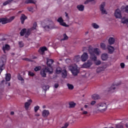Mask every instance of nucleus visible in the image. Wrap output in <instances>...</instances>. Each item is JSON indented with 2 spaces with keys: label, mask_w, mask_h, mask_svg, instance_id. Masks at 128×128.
<instances>
[{
  "label": "nucleus",
  "mask_w": 128,
  "mask_h": 128,
  "mask_svg": "<svg viewBox=\"0 0 128 128\" xmlns=\"http://www.w3.org/2000/svg\"><path fill=\"white\" fill-rule=\"evenodd\" d=\"M36 23H34L33 28H31L32 30H36Z\"/></svg>",
  "instance_id": "53"
},
{
  "label": "nucleus",
  "mask_w": 128,
  "mask_h": 128,
  "mask_svg": "<svg viewBox=\"0 0 128 128\" xmlns=\"http://www.w3.org/2000/svg\"><path fill=\"white\" fill-rule=\"evenodd\" d=\"M122 12H124V14H126V12L128 14V6H126V7L122 6L121 7V10L119 8L115 10L114 14L116 18H122Z\"/></svg>",
  "instance_id": "2"
},
{
  "label": "nucleus",
  "mask_w": 128,
  "mask_h": 128,
  "mask_svg": "<svg viewBox=\"0 0 128 128\" xmlns=\"http://www.w3.org/2000/svg\"><path fill=\"white\" fill-rule=\"evenodd\" d=\"M18 80H21L22 82H24V78H22V76H20V74H18Z\"/></svg>",
  "instance_id": "42"
},
{
  "label": "nucleus",
  "mask_w": 128,
  "mask_h": 128,
  "mask_svg": "<svg viewBox=\"0 0 128 128\" xmlns=\"http://www.w3.org/2000/svg\"><path fill=\"white\" fill-rule=\"evenodd\" d=\"M10 114H11V116H14V112H10Z\"/></svg>",
  "instance_id": "62"
},
{
  "label": "nucleus",
  "mask_w": 128,
  "mask_h": 128,
  "mask_svg": "<svg viewBox=\"0 0 128 128\" xmlns=\"http://www.w3.org/2000/svg\"><path fill=\"white\" fill-rule=\"evenodd\" d=\"M35 116H40V114H36Z\"/></svg>",
  "instance_id": "64"
},
{
  "label": "nucleus",
  "mask_w": 128,
  "mask_h": 128,
  "mask_svg": "<svg viewBox=\"0 0 128 128\" xmlns=\"http://www.w3.org/2000/svg\"><path fill=\"white\" fill-rule=\"evenodd\" d=\"M26 18H28V17H26V15H24V14H22L20 20H21V22L22 24H24V20H26Z\"/></svg>",
  "instance_id": "19"
},
{
  "label": "nucleus",
  "mask_w": 128,
  "mask_h": 128,
  "mask_svg": "<svg viewBox=\"0 0 128 128\" xmlns=\"http://www.w3.org/2000/svg\"><path fill=\"white\" fill-rule=\"evenodd\" d=\"M88 114V111H82V114Z\"/></svg>",
  "instance_id": "59"
},
{
  "label": "nucleus",
  "mask_w": 128,
  "mask_h": 128,
  "mask_svg": "<svg viewBox=\"0 0 128 128\" xmlns=\"http://www.w3.org/2000/svg\"><path fill=\"white\" fill-rule=\"evenodd\" d=\"M26 62H32V60L28 59V58H26Z\"/></svg>",
  "instance_id": "61"
},
{
  "label": "nucleus",
  "mask_w": 128,
  "mask_h": 128,
  "mask_svg": "<svg viewBox=\"0 0 128 128\" xmlns=\"http://www.w3.org/2000/svg\"><path fill=\"white\" fill-rule=\"evenodd\" d=\"M6 82H10V74H6Z\"/></svg>",
  "instance_id": "34"
},
{
  "label": "nucleus",
  "mask_w": 128,
  "mask_h": 128,
  "mask_svg": "<svg viewBox=\"0 0 128 128\" xmlns=\"http://www.w3.org/2000/svg\"><path fill=\"white\" fill-rule=\"evenodd\" d=\"M92 100H100V96L98 94H94L92 95Z\"/></svg>",
  "instance_id": "25"
},
{
  "label": "nucleus",
  "mask_w": 128,
  "mask_h": 128,
  "mask_svg": "<svg viewBox=\"0 0 128 128\" xmlns=\"http://www.w3.org/2000/svg\"><path fill=\"white\" fill-rule=\"evenodd\" d=\"M57 21L58 22H60V26H65V28H68V26H70L69 25L66 24V22H64V20H62V18H59Z\"/></svg>",
  "instance_id": "8"
},
{
  "label": "nucleus",
  "mask_w": 128,
  "mask_h": 128,
  "mask_svg": "<svg viewBox=\"0 0 128 128\" xmlns=\"http://www.w3.org/2000/svg\"><path fill=\"white\" fill-rule=\"evenodd\" d=\"M11 2H12V0H8L7 1L4 2L3 3V6H6L7 4H10Z\"/></svg>",
  "instance_id": "37"
},
{
  "label": "nucleus",
  "mask_w": 128,
  "mask_h": 128,
  "mask_svg": "<svg viewBox=\"0 0 128 128\" xmlns=\"http://www.w3.org/2000/svg\"><path fill=\"white\" fill-rule=\"evenodd\" d=\"M46 50L47 49H46V47H42L40 48V52H42V54H44V52H46Z\"/></svg>",
  "instance_id": "43"
},
{
  "label": "nucleus",
  "mask_w": 128,
  "mask_h": 128,
  "mask_svg": "<svg viewBox=\"0 0 128 128\" xmlns=\"http://www.w3.org/2000/svg\"><path fill=\"white\" fill-rule=\"evenodd\" d=\"M32 102V100H28V102H25L24 107L26 110H28V107L30 106V104Z\"/></svg>",
  "instance_id": "18"
},
{
  "label": "nucleus",
  "mask_w": 128,
  "mask_h": 128,
  "mask_svg": "<svg viewBox=\"0 0 128 128\" xmlns=\"http://www.w3.org/2000/svg\"><path fill=\"white\" fill-rule=\"evenodd\" d=\"M6 42V38H4L2 35H0V46H4Z\"/></svg>",
  "instance_id": "12"
},
{
  "label": "nucleus",
  "mask_w": 128,
  "mask_h": 128,
  "mask_svg": "<svg viewBox=\"0 0 128 128\" xmlns=\"http://www.w3.org/2000/svg\"><path fill=\"white\" fill-rule=\"evenodd\" d=\"M63 37H64V38L61 39V41L68 40V36L66 35V34H63Z\"/></svg>",
  "instance_id": "33"
},
{
  "label": "nucleus",
  "mask_w": 128,
  "mask_h": 128,
  "mask_svg": "<svg viewBox=\"0 0 128 128\" xmlns=\"http://www.w3.org/2000/svg\"><path fill=\"white\" fill-rule=\"evenodd\" d=\"M84 108H90V104H85V105L84 106Z\"/></svg>",
  "instance_id": "56"
},
{
  "label": "nucleus",
  "mask_w": 128,
  "mask_h": 128,
  "mask_svg": "<svg viewBox=\"0 0 128 128\" xmlns=\"http://www.w3.org/2000/svg\"><path fill=\"white\" fill-rule=\"evenodd\" d=\"M94 54H96L97 56H99L100 54V50L99 48H95L94 49Z\"/></svg>",
  "instance_id": "28"
},
{
  "label": "nucleus",
  "mask_w": 128,
  "mask_h": 128,
  "mask_svg": "<svg viewBox=\"0 0 128 128\" xmlns=\"http://www.w3.org/2000/svg\"><path fill=\"white\" fill-rule=\"evenodd\" d=\"M40 74L42 78H46V69H42L40 71Z\"/></svg>",
  "instance_id": "21"
},
{
  "label": "nucleus",
  "mask_w": 128,
  "mask_h": 128,
  "mask_svg": "<svg viewBox=\"0 0 128 128\" xmlns=\"http://www.w3.org/2000/svg\"><path fill=\"white\" fill-rule=\"evenodd\" d=\"M53 63H54V60L52 59H47L46 64L48 66L52 67V64Z\"/></svg>",
  "instance_id": "23"
},
{
  "label": "nucleus",
  "mask_w": 128,
  "mask_h": 128,
  "mask_svg": "<svg viewBox=\"0 0 128 128\" xmlns=\"http://www.w3.org/2000/svg\"><path fill=\"white\" fill-rule=\"evenodd\" d=\"M34 110L35 112H38V110H40V106H35L34 108Z\"/></svg>",
  "instance_id": "50"
},
{
  "label": "nucleus",
  "mask_w": 128,
  "mask_h": 128,
  "mask_svg": "<svg viewBox=\"0 0 128 128\" xmlns=\"http://www.w3.org/2000/svg\"><path fill=\"white\" fill-rule=\"evenodd\" d=\"M43 28L47 32H50V30L54 28H58V26H56L52 20H47L42 23Z\"/></svg>",
  "instance_id": "1"
},
{
  "label": "nucleus",
  "mask_w": 128,
  "mask_h": 128,
  "mask_svg": "<svg viewBox=\"0 0 128 128\" xmlns=\"http://www.w3.org/2000/svg\"><path fill=\"white\" fill-rule=\"evenodd\" d=\"M119 84H113L111 88H109L108 92H114V90H116V86H118Z\"/></svg>",
  "instance_id": "13"
},
{
  "label": "nucleus",
  "mask_w": 128,
  "mask_h": 128,
  "mask_svg": "<svg viewBox=\"0 0 128 128\" xmlns=\"http://www.w3.org/2000/svg\"><path fill=\"white\" fill-rule=\"evenodd\" d=\"M109 44H114V38L110 37L108 40Z\"/></svg>",
  "instance_id": "26"
},
{
  "label": "nucleus",
  "mask_w": 128,
  "mask_h": 128,
  "mask_svg": "<svg viewBox=\"0 0 128 128\" xmlns=\"http://www.w3.org/2000/svg\"><path fill=\"white\" fill-rule=\"evenodd\" d=\"M116 128H124V126H122V125H120V124H116Z\"/></svg>",
  "instance_id": "49"
},
{
  "label": "nucleus",
  "mask_w": 128,
  "mask_h": 128,
  "mask_svg": "<svg viewBox=\"0 0 128 128\" xmlns=\"http://www.w3.org/2000/svg\"><path fill=\"white\" fill-rule=\"evenodd\" d=\"M104 67L98 68L96 70L98 74H100V72H104Z\"/></svg>",
  "instance_id": "29"
},
{
  "label": "nucleus",
  "mask_w": 128,
  "mask_h": 128,
  "mask_svg": "<svg viewBox=\"0 0 128 128\" xmlns=\"http://www.w3.org/2000/svg\"><path fill=\"white\" fill-rule=\"evenodd\" d=\"M86 76H90V74H89L88 73H86Z\"/></svg>",
  "instance_id": "63"
},
{
  "label": "nucleus",
  "mask_w": 128,
  "mask_h": 128,
  "mask_svg": "<svg viewBox=\"0 0 128 128\" xmlns=\"http://www.w3.org/2000/svg\"><path fill=\"white\" fill-rule=\"evenodd\" d=\"M88 55L86 52H84L83 54L81 56V60H82V62H86V60H88Z\"/></svg>",
  "instance_id": "11"
},
{
  "label": "nucleus",
  "mask_w": 128,
  "mask_h": 128,
  "mask_svg": "<svg viewBox=\"0 0 128 128\" xmlns=\"http://www.w3.org/2000/svg\"><path fill=\"white\" fill-rule=\"evenodd\" d=\"M70 108H74L76 106V104L74 102H72L69 104Z\"/></svg>",
  "instance_id": "45"
},
{
  "label": "nucleus",
  "mask_w": 128,
  "mask_h": 128,
  "mask_svg": "<svg viewBox=\"0 0 128 128\" xmlns=\"http://www.w3.org/2000/svg\"><path fill=\"white\" fill-rule=\"evenodd\" d=\"M28 10L29 12H32L34 10V8H32V7L28 8Z\"/></svg>",
  "instance_id": "60"
},
{
  "label": "nucleus",
  "mask_w": 128,
  "mask_h": 128,
  "mask_svg": "<svg viewBox=\"0 0 128 128\" xmlns=\"http://www.w3.org/2000/svg\"><path fill=\"white\" fill-rule=\"evenodd\" d=\"M56 74H60L62 72V68L60 67H57L56 70Z\"/></svg>",
  "instance_id": "36"
},
{
  "label": "nucleus",
  "mask_w": 128,
  "mask_h": 128,
  "mask_svg": "<svg viewBox=\"0 0 128 128\" xmlns=\"http://www.w3.org/2000/svg\"><path fill=\"white\" fill-rule=\"evenodd\" d=\"M88 51L89 54H90V55L93 54H94V48L92 47V46H89Z\"/></svg>",
  "instance_id": "22"
},
{
  "label": "nucleus",
  "mask_w": 128,
  "mask_h": 128,
  "mask_svg": "<svg viewBox=\"0 0 128 128\" xmlns=\"http://www.w3.org/2000/svg\"><path fill=\"white\" fill-rule=\"evenodd\" d=\"M67 74H66V70H64L62 71V78H66Z\"/></svg>",
  "instance_id": "31"
},
{
  "label": "nucleus",
  "mask_w": 128,
  "mask_h": 128,
  "mask_svg": "<svg viewBox=\"0 0 128 128\" xmlns=\"http://www.w3.org/2000/svg\"><path fill=\"white\" fill-rule=\"evenodd\" d=\"M32 29H28L27 31H26V34H25V36L26 38H28V36H30V32H32Z\"/></svg>",
  "instance_id": "27"
},
{
  "label": "nucleus",
  "mask_w": 128,
  "mask_h": 128,
  "mask_svg": "<svg viewBox=\"0 0 128 128\" xmlns=\"http://www.w3.org/2000/svg\"><path fill=\"white\" fill-rule=\"evenodd\" d=\"M42 88L45 92H46L48 88H50V86L48 85H44V86H42Z\"/></svg>",
  "instance_id": "38"
},
{
  "label": "nucleus",
  "mask_w": 128,
  "mask_h": 128,
  "mask_svg": "<svg viewBox=\"0 0 128 128\" xmlns=\"http://www.w3.org/2000/svg\"><path fill=\"white\" fill-rule=\"evenodd\" d=\"M108 108V106L106 103H98L96 106V112H106Z\"/></svg>",
  "instance_id": "3"
},
{
  "label": "nucleus",
  "mask_w": 128,
  "mask_h": 128,
  "mask_svg": "<svg viewBox=\"0 0 128 128\" xmlns=\"http://www.w3.org/2000/svg\"><path fill=\"white\" fill-rule=\"evenodd\" d=\"M19 46H20V48H23L24 43L22 42H19Z\"/></svg>",
  "instance_id": "54"
},
{
  "label": "nucleus",
  "mask_w": 128,
  "mask_h": 128,
  "mask_svg": "<svg viewBox=\"0 0 128 128\" xmlns=\"http://www.w3.org/2000/svg\"><path fill=\"white\" fill-rule=\"evenodd\" d=\"M2 50L4 54H6V52H8L10 50V45L6 44L2 46Z\"/></svg>",
  "instance_id": "10"
},
{
  "label": "nucleus",
  "mask_w": 128,
  "mask_h": 128,
  "mask_svg": "<svg viewBox=\"0 0 128 128\" xmlns=\"http://www.w3.org/2000/svg\"><path fill=\"white\" fill-rule=\"evenodd\" d=\"M90 57L91 60H94V62H96V54H94H94H91V55H90Z\"/></svg>",
  "instance_id": "30"
},
{
  "label": "nucleus",
  "mask_w": 128,
  "mask_h": 128,
  "mask_svg": "<svg viewBox=\"0 0 128 128\" xmlns=\"http://www.w3.org/2000/svg\"><path fill=\"white\" fill-rule=\"evenodd\" d=\"M120 67H121V68H124V62H122L120 64Z\"/></svg>",
  "instance_id": "57"
},
{
  "label": "nucleus",
  "mask_w": 128,
  "mask_h": 128,
  "mask_svg": "<svg viewBox=\"0 0 128 128\" xmlns=\"http://www.w3.org/2000/svg\"><path fill=\"white\" fill-rule=\"evenodd\" d=\"M108 50V54H113L114 52V48L110 46H108L107 47Z\"/></svg>",
  "instance_id": "17"
},
{
  "label": "nucleus",
  "mask_w": 128,
  "mask_h": 128,
  "mask_svg": "<svg viewBox=\"0 0 128 128\" xmlns=\"http://www.w3.org/2000/svg\"><path fill=\"white\" fill-rule=\"evenodd\" d=\"M48 116H50V111L48 110H44L42 112V116H43V118H48Z\"/></svg>",
  "instance_id": "14"
},
{
  "label": "nucleus",
  "mask_w": 128,
  "mask_h": 128,
  "mask_svg": "<svg viewBox=\"0 0 128 128\" xmlns=\"http://www.w3.org/2000/svg\"><path fill=\"white\" fill-rule=\"evenodd\" d=\"M102 60H106L108 58V54L106 53H104L101 56Z\"/></svg>",
  "instance_id": "20"
},
{
  "label": "nucleus",
  "mask_w": 128,
  "mask_h": 128,
  "mask_svg": "<svg viewBox=\"0 0 128 128\" xmlns=\"http://www.w3.org/2000/svg\"><path fill=\"white\" fill-rule=\"evenodd\" d=\"M26 32V28L22 29L20 32V34L22 36H24V34Z\"/></svg>",
  "instance_id": "32"
},
{
  "label": "nucleus",
  "mask_w": 128,
  "mask_h": 128,
  "mask_svg": "<svg viewBox=\"0 0 128 128\" xmlns=\"http://www.w3.org/2000/svg\"><path fill=\"white\" fill-rule=\"evenodd\" d=\"M34 70L35 72H38V70H42V67L40 66H36Z\"/></svg>",
  "instance_id": "46"
},
{
  "label": "nucleus",
  "mask_w": 128,
  "mask_h": 128,
  "mask_svg": "<svg viewBox=\"0 0 128 128\" xmlns=\"http://www.w3.org/2000/svg\"><path fill=\"white\" fill-rule=\"evenodd\" d=\"M6 63V56H2L0 59V74L4 70V66Z\"/></svg>",
  "instance_id": "4"
},
{
  "label": "nucleus",
  "mask_w": 128,
  "mask_h": 128,
  "mask_svg": "<svg viewBox=\"0 0 128 128\" xmlns=\"http://www.w3.org/2000/svg\"><path fill=\"white\" fill-rule=\"evenodd\" d=\"M68 69L72 72L74 76H78V74L80 72V70L78 68V66L75 64L69 66Z\"/></svg>",
  "instance_id": "5"
},
{
  "label": "nucleus",
  "mask_w": 128,
  "mask_h": 128,
  "mask_svg": "<svg viewBox=\"0 0 128 128\" xmlns=\"http://www.w3.org/2000/svg\"><path fill=\"white\" fill-rule=\"evenodd\" d=\"M68 123H65L64 124V126H62V128H68Z\"/></svg>",
  "instance_id": "51"
},
{
  "label": "nucleus",
  "mask_w": 128,
  "mask_h": 128,
  "mask_svg": "<svg viewBox=\"0 0 128 128\" xmlns=\"http://www.w3.org/2000/svg\"><path fill=\"white\" fill-rule=\"evenodd\" d=\"M106 6V2H102L100 5V10L102 14H108V11L104 8Z\"/></svg>",
  "instance_id": "7"
},
{
  "label": "nucleus",
  "mask_w": 128,
  "mask_h": 128,
  "mask_svg": "<svg viewBox=\"0 0 128 128\" xmlns=\"http://www.w3.org/2000/svg\"><path fill=\"white\" fill-rule=\"evenodd\" d=\"M58 86H60V84H58V83H56V84H54V88H58Z\"/></svg>",
  "instance_id": "55"
},
{
  "label": "nucleus",
  "mask_w": 128,
  "mask_h": 128,
  "mask_svg": "<svg viewBox=\"0 0 128 128\" xmlns=\"http://www.w3.org/2000/svg\"><path fill=\"white\" fill-rule=\"evenodd\" d=\"M14 16H12L8 19V18H0V22H2V24H8V22H12V20H14Z\"/></svg>",
  "instance_id": "6"
},
{
  "label": "nucleus",
  "mask_w": 128,
  "mask_h": 128,
  "mask_svg": "<svg viewBox=\"0 0 128 128\" xmlns=\"http://www.w3.org/2000/svg\"><path fill=\"white\" fill-rule=\"evenodd\" d=\"M100 48H102V50H106V46L104 43H100Z\"/></svg>",
  "instance_id": "41"
},
{
  "label": "nucleus",
  "mask_w": 128,
  "mask_h": 128,
  "mask_svg": "<svg viewBox=\"0 0 128 128\" xmlns=\"http://www.w3.org/2000/svg\"><path fill=\"white\" fill-rule=\"evenodd\" d=\"M95 64L96 66H98L100 64H102V62H100V60H97L95 61Z\"/></svg>",
  "instance_id": "47"
},
{
  "label": "nucleus",
  "mask_w": 128,
  "mask_h": 128,
  "mask_svg": "<svg viewBox=\"0 0 128 128\" xmlns=\"http://www.w3.org/2000/svg\"><path fill=\"white\" fill-rule=\"evenodd\" d=\"M46 72H48L49 74H52L54 72V70L52 67H46L44 68Z\"/></svg>",
  "instance_id": "16"
},
{
  "label": "nucleus",
  "mask_w": 128,
  "mask_h": 128,
  "mask_svg": "<svg viewBox=\"0 0 128 128\" xmlns=\"http://www.w3.org/2000/svg\"><path fill=\"white\" fill-rule=\"evenodd\" d=\"M92 26L94 28H100V26L96 23H92Z\"/></svg>",
  "instance_id": "40"
},
{
  "label": "nucleus",
  "mask_w": 128,
  "mask_h": 128,
  "mask_svg": "<svg viewBox=\"0 0 128 128\" xmlns=\"http://www.w3.org/2000/svg\"><path fill=\"white\" fill-rule=\"evenodd\" d=\"M94 0H86L84 2V4H88L90 2H94Z\"/></svg>",
  "instance_id": "48"
},
{
  "label": "nucleus",
  "mask_w": 128,
  "mask_h": 128,
  "mask_svg": "<svg viewBox=\"0 0 128 128\" xmlns=\"http://www.w3.org/2000/svg\"><path fill=\"white\" fill-rule=\"evenodd\" d=\"M77 8L78 10L80 12H84V5H78L77 6Z\"/></svg>",
  "instance_id": "24"
},
{
  "label": "nucleus",
  "mask_w": 128,
  "mask_h": 128,
  "mask_svg": "<svg viewBox=\"0 0 128 128\" xmlns=\"http://www.w3.org/2000/svg\"><path fill=\"white\" fill-rule=\"evenodd\" d=\"M92 60H88L87 62L83 64L82 67L87 68H90V66H92Z\"/></svg>",
  "instance_id": "9"
},
{
  "label": "nucleus",
  "mask_w": 128,
  "mask_h": 128,
  "mask_svg": "<svg viewBox=\"0 0 128 128\" xmlns=\"http://www.w3.org/2000/svg\"><path fill=\"white\" fill-rule=\"evenodd\" d=\"M74 60L75 62H80V56H76L74 57Z\"/></svg>",
  "instance_id": "44"
},
{
  "label": "nucleus",
  "mask_w": 128,
  "mask_h": 128,
  "mask_svg": "<svg viewBox=\"0 0 128 128\" xmlns=\"http://www.w3.org/2000/svg\"><path fill=\"white\" fill-rule=\"evenodd\" d=\"M96 104V101H92L90 102V105L91 106H94V104Z\"/></svg>",
  "instance_id": "58"
},
{
  "label": "nucleus",
  "mask_w": 128,
  "mask_h": 128,
  "mask_svg": "<svg viewBox=\"0 0 128 128\" xmlns=\"http://www.w3.org/2000/svg\"><path fill=\"white\" fill-rule=\"evenodd\" d=\"M121 22L124 24H128V16H124L121 18Z\"/></svg>",
  "instance_id": "15"
},
{
  "label": "nucleus",
  "mask_w": 128,
  "mask_h": 128,
  "mask_svg": "<svg viewBox=\"0 0 128 128\" xmlns=\"http://www.w3.org/2000/svg\"><path fill=\"white\" fill-rule=\"evenodd\" d=\"M36 2H35L34 0H26V2H25V4H36Z\"/></svg>",
  "instance_id": "35"
},
{
  "label": "nucleus",
  "mask_w": 128,
  "mask_h": 128,
  "mask_svg": "<svg viewBox=\"0 0 128 128\" xmlns=\"http://www.w3.org/2000/svg\"><path fill=\"white\" fill-rule=\"evenodd\" d=\"M28 75L30 76H34V74L32 72L29 71Z\"/></svg>",
  "instance_id": "52"
},
{
  "label": "nucleus",
  "mask_w": 128,
  "mask_h": 128,
  "mask_svg": "<svg viewBox=\"0 0 128 128\" xmlns=\"http://www.w3.org/2000/svg\"><path fill=\"white\" fill-rule=\"evenodd\" d=\"M67 86L68 87V90H72L74 88V86L72 84H67Z\"/></svg>",
  "instance_id": "39"
}]
</instances>
